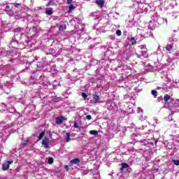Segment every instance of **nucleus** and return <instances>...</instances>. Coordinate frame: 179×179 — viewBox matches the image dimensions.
<instances>
[{
    "mask_svg": "<svg viewBox=\"0 0 179 179\" xmlns=\"http://www.w3.org/2000/svg\"><path fill=\"white\" fill-rule=\"evenodd\" d=\"M13 163V161H7L5 163L2 164V170L3 171H6L7 170H9V166Z\"/></svg>",
    "mask_w": 179,
    "mask_h": 179,
    "instance_id": "obj_1",
    "label": "nucleus"
},
{
    "mask_svg": "<svg viewBox=\"0 0 179 179\" xmlns=\"http://www.w3.org/2000/svg\"><path fill=\"white\" fill-rule=\"evenodd\" d=\"M42 145H43V148L45 149H48L50 148V140L47 137H44V138L42 140Z\"/></svg>",
    "mask_w": 179,
    "mask_h": 179,
    "instance_id": "obj_2",
    "label": "nucleus"
},
{
    "mask_svg": "<svg viewBox=\"0 0 179 179\" xmlns=\"http://www.w3.org/2000/svg\"><path fill=\"white\" fill-rule=\"evenodd\" d=\"M92 96H93V99L90 101L91 103H94V104L99 103V101L100 100V96H99V95L97 94V92H96L95 94H94L92 95Z\"/></svg>",
    "mask_w": 179,
    "mask_h": 179,
    "instance_id": "obj_3",
    "label": "nucleus"
},
{
    "mask_svg": "<svg viewBox=\"0 0 179 179\" xmlns=\"http://www.w3.org/2000/svg\"><path fill=\"white\" fill-rule=\"evenodd\" d=\"M173 48H174V43L167 44L165 47V50H166V51H169V54H171Z\"/></svg>",
    "mask_w": 179,
    "mask_h": 179,
    "instance_id": "obj_4",
    "label": "nucleus"
},
{
    "mask_svg": "<svg viewBox=\"0 0 179 179\" xmlns=\"http://www.w3.org/2000/svg\"><path fill=\"white\" fill-rule=\"evenodd\" d=\"M55 122L57 125H60L64 122V116H59L56 118Z\"/></svg>",
    "mask_w": 179,
    "mask_h": 179,
    "instance_id": "obj_5",
    "label": "nucleus"
},
{
    "mask_svg": "<svg viewBox=\"0 0 179 179\" xmlns=\"http://www.w3.org/2000/svg\"><path fill=\"white\" fill-rule=\"evenodd\" d=\"M95 3L99 8H103V6H104V0H96Z\"/></svg>",
    "mask_w": 179,
    "mask_h": 179,
    "instance_id": "obj_6",
    "label": "nucleus"
},
{
    "mask_svg": "<svg viewBox=\"0 0 179 179\" xmlns=\"http://www.w3.org/2000/svg\"><path fill=\"white\" fill-rule=\"evenodd\" d=\"M122 167L120 168V171H124V170H125V169H128V167H129V164H128L127 163L125 162H122L121 164Z\"/></svg>",
    "mask_w": 179,
    "mask_h": 179,
    "instance_id": "obj_7",
    "label": "nucleus"
},
{
    "mask_svg": "<svg viewBox=\"0 0 179 179\" xmlns=\"http://www.w3.org/2000/svg\"><path fill=\"white\" fill-rule=\"evenodd\" d=\"M71 164H79L80 159L79 158H75L70 162Z\"/></svg>",
    "mask_w": 179,
    "mask_h": 179,
    "instance_id": "obj_8",
    "label": "nucleus"
},
{
    "mask_svg": "<svg viewBox=\"0 0 179 179\" xmlns=\"http://www.w3.org/2000/svg\"><path fill=\"white\" fill-rule=\"evenodd\" d=\"M170 99H171V96L167 94L164 96V101L165 103H169V100H170Z\"/></svg>",
    "mask_w": 179,
    "mask_h": 179,
    "instance_id": "obj_9",
    "label": "nucleus"
},
{
    "mask_svg": "<svg viewBox=\"0 0 179 179\" xmlns=\"http://www.w3.org/2000/svg\"><path fill=\"white\" fill-rule=\"evenodd\" d=\"M46 15H52L53 12H52V8H49L46 10L45 11Z\"/></svg>",
    "mask_w": 179,
    "mask_h": 179,
    "instance_id": "obj_10",
    "label": "nucleus"
},
{
    "mask_svg": "<svg viewBox=\"0 0 179 179\" xmlns=\"http://www.w3.org/2000/svg\"><path fill=\"white\" fill-rule=\"evenodd\" d=\"M71 141V134L69 132L66 133V142Z\"/></svg>",
    "mask_w": 179,
    "mask_h": 179,
    "instance_id": "obj_11",
    "label": "nucleus"
},
{
    "mask_svg": "<svg viewBox=\"0 0 179 179\" xmlns=\"http://www.w3.org/2000/svg\"><path fill=\"white\" fill-rule=\"evenodd\" d=\"M45 134V131H42L38 136V141H41Z\"/></svg>",
    "mask_w": 179,
    "mask_h": 179,
    "instance_id": "obj_12",
    "label": "nucleus"
},
{
    "mask_svg": "<svg viewBox=\"0 0 179 179\" xmlns=\"http://www.w3.org/2000/svg\"><path fill=\"white\" fill-rule=\"evenodd\" d=\"M90 134L91 135H94L96 136L99 135V131H97V130H92V131H90Z\"/></svg>",
    "mask_w": 179,
    "mask_h": 179,
    "instance_id": "obj_13",
    "label": "nucleus"
},
{
    "mask_svg": "<svg viewBox=\"0 0 179 179\" xmlns=\"http://www.w3.org/2000/svg\"><path fill=\"white\" fill-rule=\"evenodd\" d=\"M73 9H75V6H73V4H71L69 7L68 13H71Z\"/></svg>",
    "mask_w": 179,
    "mask_h": 179,
    "instance_id": "obj_14",
    "label": "nucleus"
},
{
    "mask_svg": "<svg viewBox=\"0 0 179 179\" xmlns=\"http://www.w3.org/2000/svg\"><path fill=\"white\" fill-rule=\"evenodd\" d=\"M151 94H152V96H154L155 99H156V97H157V91L152 90L151 91Z\"/></svg>",
    "mask_w": 179,
    "mask_h": 179,
    "instance_id": "obj_15",
    "label": "nucleus"
},
{
    "mask_svg": "<svg viewBox=\"0 0 179 179\" xmlns=\"http://www.w3.org/2000/svg\"><path fill=\"white\" fill-rule=\"evenodd\" d=\"M130 41L131 42V45L136 44V40H135L134 37H131L130 38Z\"/></svg>",
    "mask_w": 179,
    "mask_h": 179,
    "instance_id": "obj_16",
    "label": "nucleus"
},
{
    "mask_svg": "<svg viewBox=\"0 0 179 179\" xmlns=\"http://www.w3.org/2000/svg\"><path fill=\"white\" fill-rule=\"evenodd\" d=\"M48 163L49 164H52L54 163V158L50 157V158L48 159Z\"/></svg>",
    "mask_w": 179,
    "mask_h": 179,
    "instance_id": "obj_17",
    "label": "nucleus"
},
{
    "mask_svg": "<svg viewBox=\"0 0 179 179\" xmlns=\"http://www.w3.org/2000/svg\"><path fill=\"white\" fill-rule=\"evenodd\" d=\"M15 31H17V33H22V31H23V28H22V27H17V28L15 29Z\"/></svg>",
    "mask_w": 179,
    "mask_h": 179,
    "instance_id": "obj_18",
    "label": "nucleus"
},
{
    "mask_svg": "<svg viewBox=\"0 0 179 179\" xmlns=\"http://www.w3.org/2000/svg\"><path fill=\"white\" fill-rule=\"evenodd\" d=\"M172 162L176 166H179V160L173 159Z\"/></svg>",
    "mask_w": 179,
    "mask_h": 179,
    "instance_id": "obj_19",
    "label": "nucleus"
},
{
    "mask_svg": "<svg viewBox=\"0 0 179 179\" xmlns=\"http://www.w3.org/2000/svg\"><path fill=\"white\" fill-rule=\"evenodd\" d=\"M121 34H122V32H121V30H117L116 31V36L120 37V36H121Z\"/></svg>",
    "mask_w": 179,
    "mask_h": 179,
    "instance_id": "obj_20",
    "label": "nucleus"
},
{
    "mask_svg": "<svg viewBox=\"0 0 179 179\" xmlns=\"http://www.w3.org/2000/svg\"><path fill=\"white\" fill-rule=\"evenodd\" d=\"M51 6H57V3L54 0H50Z\"/></svg>",
    "mask_w": 179,
    "mask_h": 179,
    "instance_id": "obj_21",
    "label": "nucleus"
},
{
    "mask_svg": "<svg viewBox=\"0 0 179 179\" xmlns=\"http://www.w3.org/2000/svg\"><path fill=\"white\" fill-rule=\"evenodd\" d=\"M81 96H82V97H83V99H87V94H86V93H85V92H83L81 94Z\"/></svg>",
    "mask_w": 179,
    "mask_h": 179,
    "instance_id": "obj_22",
    "label": "nucleus"
},
{
    "mask_svg": "<svg viewBox=\"0 0 179 179\" xmlns=\"http://www.w3.org/2000/svg\"><path fill=\"white\" fill-rule=\"evenodd\" d=\"M173 107H179V100H177L173 105Z\"/></svg>",
    "mask_w": 179,
    "mask_h": 179,
    "instance_id": "obj_23",
    "label": "nucleus"
},
{
    "mask_svg": "<svg viewBox=\"0 0 179 179\" xmlns=\"http://www.w3.org/2000/svg\"><path fill=\"white\" fill-rule=\"evenodd\" d=\"M20 5H22V3H14V6H15V8L20 7Z\"/></svg>",
    "mask_w": 179,
    "mask_h": 179,
    "instance_id": "obj_24",
    "label": "nucleus"
},
{
    "mask_svg": "<svg viewBox=\"0 0 179 179\" xmlns=\"http://www.w3.org/2000/svg\"><path fill=\"white\" fill-rule=\"evenodd\" d=\"M86 118H87L89 121H90V120H92V115H88L86 116Z\"/></svg>",
    "mask_w": 179,
    "mask_h": 179,
    "instance_id": "obj_25",
    "label": "nucleus"
},
{
    "mask_svg": "<svg viewBox=\"0 0 179 179\" xmlns=\"http://www.w3.org/2000/svg\"><path fill=\"white\" fill-rule=\"evenodd\" d=\"M72 2H73V0H67V3L69 5H71V3H72Z\"/></svg>",
    "mask_w": 179,
    "mask_h": 179,
    "instance_id": "obj_26",
    "label": "nucleus"
},
{
    "mask_svg": "<svg viewBox=\"0 0 179 179\" xmlns=\"http://www.w3.org/2000/svg\"><path fill=\"white\" fill-rule=\"evenodd\" d=\"M74 128H79V126L78 125V123H74Z\"/></svg>",
    "mask_w": 179,
    "mask_h": 179,
    "instance_id": "obj_27",
    "label": "nucleus"
},
{
    "mask_svg": "<svg viewBox=\"0 0 179 179\" xmlns=\"http://www.w3.org/2000/svg\"><path fill=\"white\" fill-rule=\"evenodd\" d=\"M62 29V30H65V29H66V26H65L64 27H62V25H60V29Z\"/></svg>",
    "mask_w": 179,
    "mask_h": 179,
    "instance_id": "obj_28",
    "label": "nucleus"
},
{
    "mask_svg": "<svg viewBox=\"0 0 179 179\" xmlns=\"http://www.w3.org/2000/svg\"><path fill=\"white\" fill-rule=\"evenodd\" d=\"M46 6H51V1H49V2L46 4Z\"/></svg>",
    "mask_w": 179,
    "mask_h": 179,
    "instance_id": "obj_29",
    "label": "nucleus"
},
{
    "mask_svg": "<svg viewBox=\"0 0 179 179\" xmlns=\"http://www.w3.org/2000/svg\"><path fill=\"white\" fill-rule=\"evenodd\" d=\"M64 168L66 169V170H69V166L68 165L64 166Z\"/></svg>",
    "mask_w": 179,
    "mask_h": 179,
    "instance_id": "obj_30",
    "label": "nucleus"
},
{
    "mask_svg": "<svg viewBox=\"0 0 179 179\" xmlns=\"http://www.w3.org/2000/svg\"><path fill=\"white\" fill-rule=\"evenodd\" d=\"M49 137L50 138H52V133H51V132L49 133Z\"/></svg>",
    "mask_w": 179,
    "mask_h": 179,
    "instance_id": "obj_31",
    "label": "nucleus"
},
{
    "mask_svg": "<svg viewBox=\"0 0 179 179\" xmlns=\"http://www.w3.org/2000/svg\"><path fill=\"white\" fill-rule=\"evenodd\" d=\"M28 142H29V140H26V141L24 142V145H27Z\"/></svg>",
    "mask_w": 179,
    "mask_h": 179,
    "instance_id": "obj_32",
    "label": "nucleus"
},
{
    "mask_svg": "<svg viewBox=\"0 0 179 179\" xmlns=\"http://www.w3.org/2000/svg\"><path fill=\"white\" fill-rule=\"evenodd\" d=\"M178 55H179V51H178Z\"/></svg>",
    "mask_w": 179,
    "mask_h": 179,
    "instance_id": "obj_33",
    "label": "nucleus"
}]
</instances>
